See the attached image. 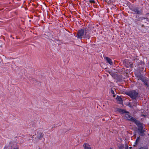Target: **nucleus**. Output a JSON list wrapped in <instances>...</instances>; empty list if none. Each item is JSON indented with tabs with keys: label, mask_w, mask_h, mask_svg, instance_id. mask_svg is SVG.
I'll return each instance as SVG.
<instances>
[{
	"label": "nucleus",
	"mask_w": 149,
	"mask_h": 149,
	"mask_svg": "<svg viewBox=\"0 0 149 149\" xmlns=\"http://www.w3.org/2000/svg\"><path fill=\"white\" fill-rule=\"evenodd\" d=\"M89 2L91 3H95V1L93 0H90L89 1Z\"/></svg>",
	"instance_id": "f3484780"
},
{
	"label": "nucleus",
	"mask_w": 149,
	"mask_h": 149,
	"mask_svg": "<svg viewBox=\"0 0 149 149\" xmlns=\"http://www.w3.org/2000/svg\"><path fill=\"white\" fill-rule=\"evenodd\" d=\"M126 94L133 100H136L139 97L138 93L135 90H132L127 92Z\"/></svg>",
	"instance_id": "f03ea898"
},
{
	"label": "nucleus",
	"mask_w": 149,
	"mask_h": 149,
	"mask_svg": "<svg viewBox=\"0 0 149 149\" xmlns=\"http://www.w3.org/2000/svg\"><path fill=\"white\" fill-rule=\"evenodd\" d=\"M129 106H130V107H131V106L130 105Z\"/></svg>",
	"instance_id": "412c9836"
},
{
	"label": "nucleus",
	"mask_w": 149,
	"mask_h": 149,
	"mask_svg": "<svg viewBox=\"0 0 149 149\" xmlns=\"http://www.w3.org/2000/svg\"><path fill=\"white\" fill-rule=\"evenodd\" d=\"M132 11L137 14L140 15L142 13V11L141 9L139 7H136L133 8Z\"/></svg>",
	"instance_id": "20e7f679"
},
{
	"label": "nucleus",
	"mask_w": 149,
	"mask_h": 149,
	"mask_svg": "<svg viewBox=\"0 0 149 149\" xmlns=\"http://www.w3.org/2000/svg\"><path fill=\"white\" fill-rule=\"evenodd\" d=\"M128 149V148H126L125 149Z\"/></svg>",
	"instance_id": "aec40b11"
},
{
	"label": "nucleus",
	"mask_w": 149,
	"mask_h": 149,
	"mask_svg": "<svg viewBox=\"0 0 149 149\" xmlns=\"http://www.w3.org/2000/svg\"><path fill=\"white\" fill-rule=\"evenodd\" d=\"M146 149V148H143V147H142V148H140V149Z\"/></svg>",
	"instance_id": "a211bd4d"
},
{
	"label": "nucleus",
	"mask_w": 149,
	"mask_h": 149,
	"mask_svg": "<svg viewBox=\"0 0 149 149\" xmlns=\"http://www.w3.org/2000/svg\"><path fill=\"white\" fill-rule=\"evenodd\" d=\"M105 1H107V0H104Z\"/></svg>",
	"instance_id": "6ab92c4d"
},
{
	"label": "nucleus",
	"mask_w": 149,
	"mask_h": 149,
	"mask_svg": "<svg viewBox=\"0 0 149 149\" xmlns=\"http://www.w3.org/2000/svg\"><path fill=\"white\" fill-rule=\"evenodd\" d=\"M105 59L107 61V62L110 65H112L113 64V63L111 59L108 57H106L105 58Z\"/></svg>",
	"instance_id": "9d476101"
},
{
	"label": "nucleus",
	"mask_w": 149,
	"mask_h": 149,
	"mask_svg": "<svg viewBox=\"0 0 149 149\" xmlns=\"http://www.w3.org/2000/svg\"><path fill=\"white\" fill-rule=\"evenodd\" d=\"M138 127V129H142L143 127V125L139 121L135 119L134 122Z\"/></svg>",
	"instance_id": "423d86ee"
},
{
	"label": "nucleus",
	"mask_w": 149,
	"mask_h": 149,
	"mask_svg": "<svg viewBox=\"0 0 149 149\" xmlns=\"http://www.w3.org/2000/svg\"><path fill=\"white\" fill-rule=\"evenodd\" d=\"M125 119L128 120H129L134 122L135 120V119L132 117L131 116L127 113L125 114Z\"/></svg>",
	"instance_id": "39448f33"
},
{
	"label": "nucleus",
	"mask_w": 149,
	"mask_h": 149,
	"mask_svg": "<svg viewBox=\"0 0 149 149\" xmlns=\"http://www.w3.org/2000/svg\"><path fill=\"white\" fill-rule=\"evenodd\" d=\"M123 148V145H120L119 146V148L120 149H122Z\"/></svg>",
	"instance_id": "2eb2a0df"
},
{
	"label": "nucleus",
	"mask_w": 149,
	"mask_h": 149,
	"mask_svg": "<svg viewBox=\"0 0 149 149\" xmlns=\"http://www.w3.org/2000/svg\"><path fill=\"white\" fill-rule=\"evenodd\" d=\"M111 93H112L113 94H114V91L113 90L111 89Z\"/></svg>",
	"instance_id": "dca6fc26"
},
{
	"label": "nucleus",
	"mask_w": 149,
	"mask_h": 149,
	"mask_svg": "<svg viewBox=\"0 0 149 149\" xmlns=\"http://www.w3.org/2000/svg\"><path fill=\"white\" fill-rule=\"evenodd\" d=\"M141 141V139L140 136H139V137H138L135 141V144H134V146H135V145H137L138 144H139V143Z\"/></svg>",
	"instance_id": "1a4fd4ad"
},
{
	"label": "nucleus",
	"mask_w": 149,
	"mask_h": 149,
	"mask_svg": "<svg viewBox=\"0 0 149 149\" xmlns=\"http://www.w3.org/2000/svg\"><path fill=\"white\" fill-rule=\"evenodd\" d=\"M146 18L145 17H139L138 19L137 20L139 21H141L143 19H145Z\"/></svg>",
	"instance_id": "4468645a"
},
{
	"label": "nucleus",
	"mask_w": 149,
	"mask_h": 149,
	"mask_svg": "<svg viewBox=\"0 0 149 149\" xmlns=\"http://www.w3.org/2000/svg\"><path fill=\"white\" fill-rule=\"evenodd\" d=\"M83 146L84 147V149H91V147L87 146L86 145V144H84Z\"/></svg>",
	"instance_id": "ddd939ff"
},
{
	"label": "nucleus",
	"mask_w": 149,
	"mask_h": 149,
	"mask_svg": "<svg viewBox=\"0 0 149 149\" xmlns=\"http://www.w3.org/2000/svg\"><path fill=\"white\" fill-rule=\"evenodd\" d=\"M139 132V134L142 136H143L144 135V132H146L145 130L142 129H138Z\"/></svg>",
	"instance_id": "6e6552de"
},
{
	"label": "nucleus",
	"mask_w": 149,
	"mask_h": 149,
	"mask_svg": "<svg viewBox=\"0 0 149 149\" xmlns=\"http://www.w3.org/2000/svg\"><path fill=\"white\" fill-rule=\"evenodd\" d=\"M119 111L120 113L122 114H123L124 113H125V114L127 113H129L128 111H127L123 109H120L119 110Z\"/></svg>",
	"instance_id": "9b49d317"
},
{
	"label": "nucleus",
	"mask_w": 149,
	"mask_h": 149,
	"mask_svg": "<svg viewBox=\"0 0 149 149\" xmlns=\"http://www.w3.org/2000/svg\"><path fill=\"white\" fill-rule=\"evenodd\" d=\"M139 78L144 82L145 85L147 87H149V80L142 76L139 77Z\"/></svg>",
	"instance_id": "7ed1b4c3"
},
{
	"label": "nucleus",
	"mask_w": 149,
	"mask_h": 149,
	"mask_svg": "<svg viewBox=\"0 0 149 149\" xmlns=\"http://www.w3.org/2000/svg\"><path fill=\"white\" fill-rule=\"evenodd\" d=\"M133 104L132 106H136L137 104V101L136 100H133L132 102Z\"/></svg>",
	"instance_id": "f8f14e48"
},
{
	"label": "nucleus",
	"mask_w": 149,
	"mask_h": 149,
	"mask_svg": "<svg viewBox=\"0 0 149 149\" xmlns=\"http://www.w3.org/2000/svg\"><path fill=\"white\" fill-rule=\"evenodd\" d=\"M43 135L44 134L42 132L40 131H38L36 134L37 139L38 140H40L41 138L43 137Z\"/></svg>",
	"instance_id": "0eeeda50"
},
{
	"label": "nucleus",
	"mask_w": 149,
	"mask_h": 149,
	"mask_svg": "<svg viewBox=\"0 0 149 149\" xmlns=\"http://www.w3.org/2000/svg\"><path fill=\"white\" fill-rule=\"evenodd\" d=\"M76 37L77 38L79 39L82 38H89L90 37L89 34L88 33V31L85 30L84 31V30L83 29L78 31Z\"/></svg>",
	"instance_id": "f257e3e1"
}]
</instances>
